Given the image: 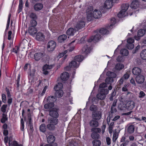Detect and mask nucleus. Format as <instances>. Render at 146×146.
I'll return each instance as SVG.
<instances>
[{"label": "nucleus", "instance_id": "nucleus-33", "mask_svg": "<svg viewBox=\"0 0 146 146\" xmlns=\"http://www.w3.org/2000/svg\"><path fill=\"white\" fill-rule=\"evenodd\" d=\"M106 75L110 77H112V78H115L116 76V74L113 72L108 71L106 73Z\"/></svg>", "mask_w": 146, "mask_h": 146}, {"label": "nucleus", "instance_id": "nucleus-50", "mask_svg": "<svg viewBox=\"0 0 146 146\" xmlns=\"http://www.w3.org/2000/svg\"><path fill=\"white\" fill-rule=\"evenodd\" d=\"M31 26L35 27L37 25V22L36 20H32L31 21Z\"/></svg>", "mask_w": 146, "mask_h": 146}, {"label": "nucleus", "instance_id": "nucleus-57", "mask_svg": "<svg viewBox=\"0 0 146 146\" xmlns=\"http://www.w3.org/2000/svg\"><path fill=\"white\" fill-rule=\"evenodd\" d=\"M117 138L118 135H117V134L116 133H115L113 135V137L112 139L113 141L114 142H115Z\"/></svg>", "mask_w": 146, "mask_h": 146}, {"label": "nucleus", "instance_id": "nucleus-4", "mask_svg": "<svg viewBox=\"0 0 146 146\" xmlns=\"http://www.w3.org/2000/svg\"><path fill=\"white\" fill-rule=\"evenodd\" d=\"M109 92V90L107 89H101L100 93L97 94L96 98L100 100H104L106 97V95Z\"/></svg>", "mask_w": 146, "mask_h": 146}, {"label": "nucleus", "instance_id": "nucleus-47", "mask_svg": "<svg viewBox=\"0 0 146 146\" xmlns=\"http://www.w3.org/2000/svg\"><path fill=\"white\" fill-rule=\"evenodd\" d=\"M108 32L107 29L105 28H101L100 30V33L102 35H105Z\"/></svg>", "mask_w": 146, "mask_h": 146}, {"label": "nucleus", "instance_id": "nucleus-12", "mask_svg": "<svg viewBox=\"0 0 146 146\" xmlns=\"http://www.w3.org/2000/svg\"><path fill=\"white\" fill-rule=\"evenodd\" d=\"M53 66V65H49L46 64L44 65L43 67V74L46 75L48 74V70L51 69Z\"/></svg>", "mask_w": 146, "mask_h": 146}, {"label": "nucleus", "instance_id": "nucleus-5", "mask_svg": "<svg viewBox=\"0 0 146 146\" xmlns=\"http://www.w3.org/2000/svg\"><path fill=\"white\" fill-rule=\"evenodd\" d=\"M56 46V43L54 41L51 40L48 43L47 50L49 52H52Z\"/></svg>", "mask_w": 146, "mask_h": 146}, {"label": "nucleus", "instance_id": "nucleus-23", "mask_svg": "<svg viewBox=\"0 0 146 146\" xmlns=\"http://www.w3.org/2000/svg\"><path fill=\"white\" fill-rule=\"evenodd\" d=\"M69 76V74L66 72H65L62 74L60 78L62 81H66L68 79Z\"/></svg>", "mask_w": 146, "mask_h": 146}, {"label": "nucleus", "instance_id": "nucleus-58", "mask_svg": "<svg viewBox=\"0 0 146 146\" xmlns=\"http://www.w3.org/2000/svg\"><path fill=\"white\" fill-rule=\"evenodd\" d=\"M106 141L107 144L108 145H110L111 143V140L109 137H107L106 138Z\"/></svg>", "mask_w": 146, "mask_h": 146}, {"label": "nucleus", "instance_id": "nucleus-40", "mask_svg": "<svg viewBox=\"0 0 146 146\" xmlns=\"http://www.w3.org/2000/svg\"><path fill=\"white\" fill-rule=\"evenodd\" d=\"M23 1L22 0H19V9L18 10V13H19L22 11L23 7Z\"/></svg>", "mask_w": 146, "mask_h": 146}, {"label": "nucleus", "instance_id": "nucleus-13", "mask_svg": "<svg viewBox=\"0 0 146 146\" xmlns=\"http://www.w3.org/2000/svg\"><path fill=\"white\" fill-rule=\"evenodd\" d=\"M135 79L137 83L138 84H141L144 82L145 77L143 75L140 74L137 76L135 77Z\"/></svg>", "mask_w": 146, "mask_h": 146}, {"label": "nucleus", "instance_id": "nucleus-55", "mask_svg": "<svg viewBox=\"0 0 146 146\" xmlns=\"http://www.w3.org/2000/svg\"><path fill=\"white\" fill-rule=\"evenodd\" d=\"M7 106V105H3L1 108V111L3 113H5L6 111V108Z\"/></svg>", "mask_w": 146, "mask_h": 146}, {"label": "nucleus", "instance_id": "nucleus-51", "mask_svg": "<svg viewBox=\"0 0 146 146\" xmlns=\"http://www.w3.org/2000/svg\"><path fill=\"white\" fill-rule=\"evenodd\" d=\"M126 46L127 48L130 50L132 49L134 46L133 44L131 43H127Z\"/></svg>", "mask_w": 146, "mask_h": 146}, {"label": "nucleus", "instance_id": "nucleus-28", "mask_svg": "<svg viewBox=\"0 0 146 146\" xmlns=\"http://www.w3.org/2000/svg\"><path fill=\"white\" fill-rule=\"evenodd\" d=\"M135 127L133 125H129L127 128V132L129 134L133 133L134 131Z\"/></svg>", "mask_w": 146, "mask_h": 146}, {"label": "nucleus", "instance_id": "nucleus-46", "mask_svg": "<svg viewBox=\"0 0 146 146\" xmlns=\"http://www.w3.org/2000/svg\"><path fill=\"white\" fill-rule=\"evenodd\" d=\"M90 110L93 112L97 111V106L92 104L91 105L90 108Z\"/></svg>", "mask_w": 146, "mask_h": 146}, {"label": "nucleus", "instance_id": "nucleus-35", "mask_svg": "<svg viewBox=\"0 0 146 146\" xmlns=\"http://www.w3.org/2000/svg\"><path fill=\"white\" fill-rule=\"evenodd\" d=\"M66 33L68 35H73L74 34V29L72 28H70L68 29Z\"/></svg>", "mask_w": 146, "mask_h": 146}, {"label": "nucleus", "instance_id": "nucleus-21", "mask_svg": "<svg viewBox=\"0 0 146 146\" xmlns=\"http://www.w3.org/2000/svg\"><path fill=\"white\" fill-rule=\"evenodd\" d=\"M141 70L140 68L137 67H135L132 70L133 74L136 75H140L141 73Z\"/></svg>", "mask_w": 146, "mask_h": 146}, {"label": "nucleus", "instance_id": "nucleus-30", "mask_svg": "<svg viewBox=\"0 0 146 146\" xmlns=\"http://www.w3.org/2000/svg\"><path fill=\"white\" fill-rule=\"evenodd\" d=\"M47 127H46V125L45 123L42 124L40 126L39 129L40 131L45 133Z\"/></svg>", "mask_w": 146, "mask_h": 146}, {"label": "nucleus", "instance_id": "nucleus-41", "mask_svg": "<svg viewBox=\"0 0 146 146\" xmlns=\"http://www.w3.org/2000/svg\"><path fill=\"white\" fill-rule=\"evenodd\" d=\"M116 19L114 18H111L110 20V26H108L107 27L108 29H110L113 26V25H114L116 23Z\"/></svg>", "mask_w": 146, "mask_h": 146}, {"label": "nucleus", "instance_id": "nucleus-42", "mask_svg": "<svg viewBox=\"0 0 146 146\" xmlns=\"http://www.w3.org/2000/svg\"><path fill=\"white\" fill-rule=\"evenodd\" d=\"M88 13L87 17V19L88 21H90L92 20L94 17L92 12Z\"/></svg>", "mask_w": 146, "mask_h": 146}, {"label": "nucleus", "instance_id": "nucleus-54", "mask_svg": "<svg viewBox=\"0 0 146 146\" xmlns=\"http://www.w3.org/2000/svg\"><path fill=\"white\" fill-rule=\"evenodd\" d=\"M11 144H12V146H22L21 144H19L16 141H14L11 142Z\"/></svg>", "mask_w": 146, "mask_h": 146}, {"label": "nucleus", "instance_id": "nucleus-38", "mask_svg": "<svg viewBox=\"0 0 146 146\" xmlns=\"http://www.w3.org/2000/svg\"><path fill=\"white\" fill-rule=\"evenodd\" d=\"M140 56L143 60L146 59V49L143 50L140 53Z\"/></svg>", "mask_w": 146, "mask_h": 146}, {"label": "nucleus", "instance_id": "nucleus-52", "mask_svg": "<svg viewBox=\"0 0 146 146\" xmlns=\"http://www.w3.org/2000/svg\"><path fill=\"white\" fill-rule=\"evenodd\" d=\"M28 124V126L30 127V130H31V133H32L34 131L33 127V122L27 123Z\"/></svg>", "mask_w": 146, "mask_h": 146}, {"label": "nucleus", "instance_id": "nucleus-37", "mask_svg": "<svg viewBox=\"0 0 146 146\" xmlns=\"http://www.w3.org/2000/svg\"><path fill=\"white\" fill-rule=\"evenodd\" d=\"M145 33V30L143 29H141L139 30L137 33L138 36L141 37L143 36Z\"/></svg>", "mask_w": 146, "mask_h": 146}, {"label": "nucleus", "instance_id": "nucleus-62", "mask_svg": "<svg viewBox=\"0 0 146 146\" xmlns=\"http://www.w3.org/2000/svg\"><path fill=\"white\" fill-rule=\"evenodd\" d=\"M129 75L126 73L122 77L124 80H126L129 78Z\"/></svg>", "mask_w": 146, "mask_h": 146}, {"label": "nucleus", "instance_id": "nucleus-14", "mask_svg": "<svg viewBox=\"0 0 146 146\" xmlns=\"http://www.w3.org/2000/svg\"><path fill=\"white\" fill-rule=\"evenodd\" d=\"M96 120L93 119L90 120L89 122L90 126L93 128H96L99 126V123Z\"/></svg>", "mask_w": 146, "mask_h": 146}, {"label": "nucleus", "instance_id": "nucleus-27", "mask_svg": "<svg viewBox=\"0 0 146 146\" xmlns=\"http://www.w3.org/2000/svg\"><path fill=\"white\" fill-rule=\"evenodd\" d=\"M5 91L7 92V98H8V100H12L13 99L9 89L7 87H6L5 88Z\"/></svg>", "mask_w": 146, "mask_h": 146}, {"label": "nucleus", "instance_id": "nucleus-39", "mask_svg": "<svg viewBox=\"0 0 146 146\" xmlns=\"http://www.w3.org/2000/svg\"><path fill=\"white\" fill-rule=\"evenodd\" d=\"M113 81V79L112 77H107L105 80V82L107 84H111Z\"/></svg>", "mask_w": 146, "mask_h": 146}, {"label": "nucleus", "instance_id": "nucleus-34", "mask_svg": "<svg viewBox=\"0 0 146 146\" xmlns=\"http://www.w3.org/2000/svg\"><path fill=\"white\" fill-rule=\"evenodd\" d=\"M83 56L81 55L76 56L74 58V60L75 61L79 62H82L83 60Z\"/></svg>", "mask_w": 146, "mask_h": 146}, {"label": "nucleus", "instance_id": "nucleus-8", "mask_svg": "<svg viewBox=\"0 0 146 146\" xmlns=\"http://www.w3.org/2000/svg\"><path fill=\"white\" fill-rule=\"evenodd\" d=\"M60 87H58V85H56V86L54 87V89L56 91L55 93V97L56 98H60L61 97L63 94V92L62 90H59L60 88Z\"/></svg>", "mask_w": 146, "mask_h": 146}, {"label": "nucleus", "instance_id": "nucleus-31", "mask_svg": "<svg viewBox=\"0 0 146 146\" xmlns=\"http://www.w3.org/2000/svg\"><path fill=\"white\" fill-rule=\"evenodd\" d=\"M92 143L93 146H100L101 142L100 140L96 139L93 141Z\"/></svg>", "mask_w": 146, "mask_h": 146}, {"label": "nucleus", "instance_id": "nucleus-36", "mask_svg": "<svg viewBox=\"0 0 146 146\" xmlns=\"http://www.w3.org/2000/svg\"><path fill=\"white\" fill-rule=\"evenodd\" d=\"M8 120V117L7 115L4 113L2 114V117L1 119V122L2 123H5Z\"/></svg>", "mask_w": 146, "mask_h": 146}, {"label": "nucleus", "instance_id": "nucleus-3", "mask_svg": "<svg viewBox=\"0 0 146 146\" xmlns=\"http://www.w3.org/2000/svg\"><path fill=\"white\" fill-rule=\"evenodd\" d=\"M129 7V4H123L121 6V10L117 14V16L119 18L124 17L128 15L125 14L126 11Z\"/></svg>", "mask_w": 146, "mask_h": 146}, {"label": "nucleus", "instance_id": "nucleus-29", "mask_svg": "<svg viewBox=\"0 0 146 146\" xmlns=\"http://www.w3.org/2000/svg\"><path fill=\"white\" fill-rule=\"evenodd\" d=\"M124 68V65L121 63H118L115 66V68L117 70H120Z\"/></svg>", "mask_w": 146, "mask_h": 146}, {"label": "nucleus", "instance_id": "nucleus-7", "mask_svg": "<svg viewBox=\"0 0 146 146\" xmlns=\"http://www.w3.org/2000/svg\"><path fill=\"white\" fill-rule=\"evenodd\" d=\"M80 63L77 64L75 60L72 61L69 64V66H66L64 69L66 71L69 70L71 68H77L79 66Z\"/></svg>", "mask_w": 146, "mask_h": 146}, {"label": "nucleus", "instance_id": "nucleus-61", "mask_svg": "<svg viewBox=\"0 0 146 146\" xmlns=\"http://www.w3.org/2000/svg\"><path fill=\"white\" fill-rule=\"evenodd\" d=\"M140 48V46L139 45H137L136 47L135 50H133V53H135L137 52L138 50Z\"/></svg>", "mask_w": 146, "mask_h": 146}, {"label": "nucleus", "instance_id": "nucleus-18", "mask_svg": "<svg viewBox=\"0 0 146 146\" xmlns=\"http://www.w3.org/2000/svg\"><path fill=\"white\" fill-rule=\"evenodd\" d=\"M113 5V2L111 0H107L104 3V6L107 9L111 8Z\"/></svg>", "mask_w": 146, "mask_h": 146}, {"label": "nucleus", "instance_id": "nucleus-60", "mask_svg": "<svg viewBox=\"0 0 146 146\" xmlns=\"http://www.w3.org/2000/svg\"><path fill=\"white\" fill-rule=\"evenodd\" d=\"M127 43L133 44L134 42V40L132 38H129L127 40Z\"/></svg>", "mask_w": 146, "mask_h": 146}, {"label": "nucleus", "instance_id": "nucleus-10", "mask_svg": "<svg viewBox=\"0 0 146 146\" xmlns=\"http://www.w3.org/2000/svg\"><path fill=\"white\" fill-rule=\"evenodd\" d=\"M85 25V23L83 21H80L77 23L74 27V30L75 31H78L79 30L83 28Z\"/></svg>", "mask_w": 146, "mask_h": 146}, {"label": "nucleus", "instance_id": "nucleus-48", "mask_svg": "<svg viewBox=\"0 0 146 146\" xmlns=\"http://www.w3.org/2000/svg\"><path fill=\"white\" fill-rule=\"evenodd\" d=\"M107 84L106 83L103 82L102 84H101L99 86V88L100 90L101 89H105V88L106 87Z\"/></svg>", "mask_w": 146, "mask_h": 146}, {"label": "nucleus", "instance_id": "nucleus-11", "mask_svg": "<svg viewBox=\"0 0 146 146\" xmlns=\"http://www.w3.org/2000/svg\"><path fill=\"white\" fill-rule=\"evenodd\" d=\"M52 133L49 132V135L47 137V142L48 143L53 144L55 141L56 138L53 135H51Z\"/></svg>", "mask_w": 146, "mask_h": 146}, {"label": "nucleus", "instance_id": "nucleus-1", "mask_svg": "<svg viewBox=\"0 0 146 146\" xmlns=\"http://www.w3.org/2000/svg\"><path fill=\"white\" fill-rule=\"evenodd\" d=\"M59 109L54 108L49 110V115L51 117L47 119V128L50 131H54L56 129V125L58 122V118L59 117Z\"/></svg>", "mask_w": 146, "mask_h": 146}, {"label": "nucleus", "instance_id": "nucleus-20", "mask_svg": "<svg viewBox=\"0 0 146 146\" xmlns=\"http://www.w3.org/2000/svg\"><path fill=\"white\" fill-rule=\"evenodd\" d=\"M43 7V4L41 3H37L34 6V9L36 11L41 10Z\"/></svg>", "mask_w": 146, "mask_h": 146}, {"label": "nucleus", "instance_id": "nucleus-53", "mask_svg": "<svg viewBox=\"0 0 146 146\" xmlns=\"http://www.w3.org/2000/svg\"><path fill=\"white\" fill-rule=\"evenodd\" d=\"M123 57L122 56H118L116 60L117 61L119 62H123Z\"/></svg>", "mask_w": 146, "mask_h": 146}, {"label": "nucleus", "instance_id": "nucleus-17", "mask_svg": "<svg viewBox=\"0 0 146 146\" xmlns=\"http://www.w3.org/2000/svg\"><path fill=\"white\" fill-rule=\"evenodd\" d=\"M139 6V3L137 0H133L130 5V7L133 9H135L137 8Z\"/></svg>", "mask_w": 146, "mask_h": 146}, {"label": "nucleus", "instance_id": "nucleus-24", "mask_svg": "<svg viewBox=\"0 0 146 146\" xmlns=\"http://www.w3.org/2000/svg\"><path fill=\"white\" fill-rule=\"evenodd\" d=\"M88 46V45L87 44L83 47L82 50L83 53H85L86 54H88L90 53V51L91 50L90 48V46Z\"/></svg>", "mask_w": 146, "mask_h": 146}, {"label": "nucleus", "instance_id": "nucleus-26", "mask_svg": "<svg viewBox=\"0 0 146 146\" xmlns=\"http://www.w3.org/2000/svg\"><path fill=\"white\" fill-rule=\"evenodd\" d=\"M121 103L118 105V107L121 110H123L124 108L127 109V103L124 102L123 101H120Z\"/></svg>", "mask_w": 146, "mask_h": 146}, {"label": "nucleus", "instance_id": "nucleus-63", "mask_svg": "<svg viewBox=\"0 0 146 146\" xmlns=\"http://www.w3.org/2000/svg\"><path fill=\"white\" fill-rule=\"evenodd\" d=\"M44 146H57V145L56 143H54L53 144H47L45 145Z\"/></svg>", "mask_w": 146, "mask_h": 146}, {"label": "nucleus", "instance_id": "nucleus-9", "mask_svg": "<svg viewBox=\"0 0 146 146\" xmlns=\"http://www.w3.org/2000/svg\"><path fill=\"white\" fill-rule=\"evenodd\" d=\"M102 113L101 111H97L92 112V117L93 119L99 120L102 118Z\"/></svg>", "mask_w": 146, "mask_h": 146}, {"label": "nucleus", "instance_id": "nucleus-64", "mask_svg": "<svg viewBox=\"0 0 146 146\" xmlns=\"http://www.w3.org/2000/svg\"><path fill=\"white\" fill-rule=\"evenodd\" d=\"M145 95V93L143 91H141L140 92L139 97V98H142Z\"/></svg>", "mask_w": 146, "mask_h": 146}, {"label": "nucleus", "instance_id": "nucleus-59", "mask_svg": "<svg viewBox=\"0 0 146 146\" xmlns=\"http://www.w3.org/2000/svg\"><path fill=\"white\" fill-rule=\"evenodd\" d=\"M117 111V110L115 107L111 106L110 112L111 113H113Z\"/></svg>", "mask_w": 146, "mask_h": 146}, {"label": "nucleus", "instance_id": "nucleus-22", "mask_svg": "<svg viewBox=\"0 0 146 146\" xmlns=\"http://www.w3.org/2000/svg\"><path fill=\"white\" fill-rule=\"evenodd\" d=\"M102 15L101 12L97 9H95L94 11L93 16L94 17L95 19H98L100 18Z\"/></svg>", "mask_w": 146, "mask_h": 146}, {"label": "nucleus", "instance_id": "nucleus-45", "mask_svg": "<svg viewBox=\"0 0 146 146\" xmlns=\"http://www.w3.org/2000/svg\"><path fill=\"white\" fill-rule=\"evenodd\" d=\"M29 17L33 20H36L37 19V17L36 14L34 13H32L30 15Z\"/></svg>", "mask_w": 146, "mask_h": 146}, {"label": "nucleus", "instance_id": "nucleus-16", "mask_svg": "<svg viewBox=\"0 0 146 146\" xmlns=\"http://www.w3.org/2000/svg\"><path fill=\"white\" fill-rule=\"evenodd\" d=\"M127 109L131 110L135 106V103L133 101H128L127 102Z\"/></svg>", "mask_w": 146, "mask_h": 146}, {"label": "nucleus", "instance_id": "nucleus-25", "mask_svg": "<svg viewBox=\"0 0 146 146\" xmlns=\"http://www.w3.org/2000/svg\"><path fill=\"white\" fill-rule=\"evenodd\" d=\"M66 38L67 36L66 35H62L58 37V40L59 42L62 43L66 40Z\"/></svg>", "mask_w": 146, "mask_h": 146}, {"label": "nucleus", "instance_id": "nucleus-19", "mask_svg": "<svg viewBox=\"0 0 146 146\" xmlns=\"http://www.w3.org/2000/svg\"><path fill=\"white\" fill-rule=\"evenodd\" d=\"M28 32L32 35H35L37 32V30L35 27H30L28 29Z\"/></svg>", "mask_w": 146, "mask_h": 146}, {"label": "nucleus", "instance_id": "nucleus-2", "mask_svg": "<svg viewBox=\"0 0 146 146\" xmlns=\"http://www.w3.org/2000/svg\"><path fill=\"white\" fill-rule=\"evenodd\" d=\"M92 132L91 134V137L94 139H99L100 138V135L98 133L101 132V129L98 128H92L91 129Z\"/></svg>", "mask_w": 146, "mask_h": 146}, {"label": "nucleus", "instance_id": "nucleus-6", "mask_svg": "<svg viewBox=\"0 0 146 146\" xmlns=\"http://www.w3.org/2000/svg\"><path fill=\"white\" fill-rule=\"evenodd\" d=\"M45 56V54L43 51L35 53L34 55V58L36 61L41 60H43V58Z\"/></svg>", "mask_w": 146, "mask_h": 146}, {"label": "nucleus", "instance_id": "nucleus-32", "mask_svg": "<svg viewBox=\"0 0 146 146\" xmlns=\"http://www.w3.org/2000/svg\"><path fill=\"white\" fill-rule=\"evenodd\" d=\"M54 106V103L52 102L45 104L44 106V107L45 109H48L51 108L53 107Z\"/></svg>", "mask_w": 146, "mask_h": 146}, {"label": "nucleus", "instance_id": "nucleus-56", "mask_svg": "<svg viewBox=\"0 0 146 146\" xmlns=\"http://www.w3.org/2000/svg\"><path fill=\"white\" fill-rule=\"evenodd\" d=\"M94 10L93 7L92 6H89L88 7V9L86 10L87 13L91 12V11H92Z\"/></svg>", "mask_w": 146, "mask_h": 146}, {"label": "nucleus", "instance_id": "nucleus-49", "mask_svg": "<svg viewBox=\"0 0 146 146\" xmlns=\"http://www.w3.org/2000/svg\"><path fill=\"white\" fill-rule=\"evenodd\" d=\"M28 121L27 122V123L33 122L32 116L30 113H29L28 114Z\"/></svg>", "mask_w": 146, "mask_h": 146}, {"label": "nucleus", "instance_id": "nucleus-44", "mask_svg": "<svg viewBox=\"0 0 146 146\" xmlns=\"http://www.w3.org/2000/svg\"><path fill=\"white\" fill-rule=\"evenodd\" d=\"M101 38V35L99 34H97L94 36H93L94 40V42H97L99 40L100 38Z\"/></svg>", "mask_w": 146, "mask_h": 146}, {"label": "nucleus", "instance_id": "nucleus-43", "mask_svg": "<svg viewBox=\"0 0 146 146\" xmlns=\"http://www.w3.org/2000/svg\"><path fill=\"white\" fill-rule=\"evenodd\" d=\"M121 54L125 56H127L129 53L128 50L126 49H121L120 50Z\"/></svg>", "mask_w": 146, "mask_h": 146}, {"label": "nucleus", "instance_id": "nucleus-15", "mask_svg": "<svg viewBox=\"0 0 146 146\" xmlns=\"http://www.w3.org/2000/svg\"><path fill=\"white\" fill-rule=\"evenodd\" d=\"M36 38L38 41H44L45 39V36L42 33L39 32L36 34Z\"/></svg>", "mask_w": 146, "mask_h": 146}]
</instances>
